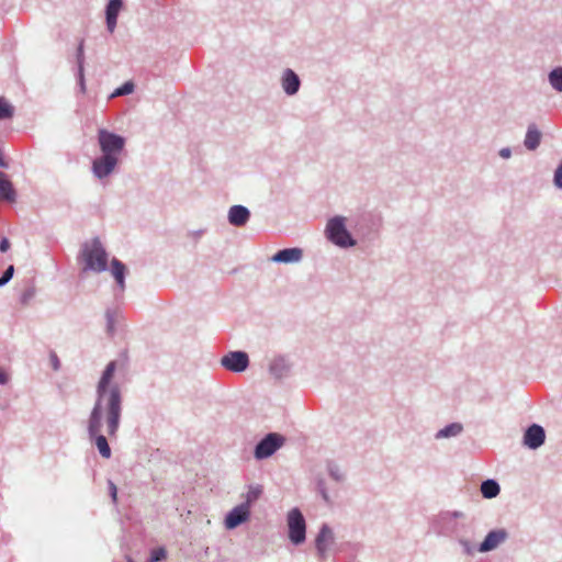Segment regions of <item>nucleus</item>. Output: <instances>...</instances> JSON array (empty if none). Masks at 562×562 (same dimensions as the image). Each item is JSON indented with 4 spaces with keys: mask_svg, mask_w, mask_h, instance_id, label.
Returning <instances> with one entry per match:
<instances>
[{
    "mask_svg": "<svg viewBox=\"0 0 562 562\" xmlns=\"http://www.w3.org/2000/svg\"><path fill=\"white\" fill-rule=\"evenodd\" d=\"M123 413V395L121 387L117 383L112 385V389L95 390V400L88 417V422L100 423L103 425V419L106 425L108 436L116 438L120 429Z\"/></svg>",
    "mask_w": 562,
    "mask_h": 562,
    "instance_id": "obj_1",
    "label": "nucleus"
},
{
    "mask_svg": "<svg viewBox=\"0 0 562 562\" xmlns=\"http://www.w3.org/2000/svg\"><path fill=\"white\" fill-rule=\"evenodd\" d=\"M78 261L83 262V272H104L109 269V252L101 243L99 237H94L90 243L81 246L78 255Z\"/></svg>",
    "mask_w": 562,
    "mask_h": 562,
    "instance_id": "obj_2",
    "label": "nucleus"
},
{
    "mask_svg": "<svg viewBox=\"0 0 562 562\" xmlns=\"http://www.w3.org/2000/svg\"><path fill=\"white\" fill-rule=\"evenodd\" d=\"M325 236L333 245L344 249L351 248L357 244L346 226V218L341 215L333 216L327 221Z\"/></svg>",
    "mask_w": 562,
    "mask_h": 562,
    "instance_id": "obj_3",
    "label": "nucleus"
},
{
    "mask_svg": "<svg viewBox=\"0 0 562 562\" xmlns=\"http://www.w3.org/2000/svg\"><path fill=\"white\" fill-rule=\"evenodd\" d=\"M285 442V437L279 432L266 434L254 448V458L257 461L272 457Z\"/></svg>",
    "mask_w": 562,
    "mask_h": 562,
    "instance_id": "obj_4",
    "label": "nucleus"
},
{
    "mask_svg": "<svg viewBox=\"0 0 562 562\" xmlns=\"http://www.w3.org/2000/svg\"><path fill=\"white\" fill-rule=\"evenodd\" d=\"M98 144L101 154L119 157L124 150L126 139L124 136L105 128L98 131Z\"/></svg>",
    "mask_w": 562,
    "mask_h": 562,
    "instance_id": "obj_5",
    "label": "nucleus"
},
{
    "mask_svg": "<svg viewBox=\"0 0 562 562\" xmlns=\"http://www.w3.org/2000/svg\"><path fill=\"white\" fill-rule=\"evenodd\" d=\"M288 538L294 546H300L306 540V521L302 512L294 507L288 513Z\"/></svg>",
    "mask_w": 562,
    "mask_h": 562,
    "instance_id": "obj_6",
    "label": "nucleus"
},
{
    "mask_svg": "<svg viewBox=\"0 0 562 562\" xmlns=\"http://www.w3.org/2000/svg\"><path fill=\"white\" fill-rule=\"evenodd\" d=\"M382 226V217L378 213L364 212L356 221L355 229L363 238L374 239Z\"/></svg>",
    "mask_w": 562,
    "mask_h": 562,
    "instance_id": "obj_7",
    "label": "nucleus"
},
{
    "mask_svg": "<svg viewBox=\"0 0 562 562\" xmlns=\"http://www.w3.org/2000/svg\"><path fill=\"white\" fill-rule=\"evenodd\" d=\"M221 366L233 373L246 371L250 364L249 356L244 350L228 351L221 358Z\"/></svg>",
    "mask_w": 562,
    "mask_h": 562,
    "instance_id": "obj_8",
    "label": "nucleus"
},
{
    "mask_svg": "<svg viewBox=\"0 0 562 562\" xmlns=\"http://www.w3.org/2000/svg\"><path fill=\"white\" fill-rule=\"evenodd\" d=\"M335 543V533L331 527L324 522L321 525L319 530L314 540L315 550L319 560L324 561L328 557V551Z\"/></svg>",
    "mask_w": 562,
    "mask_h": 562,
    "instance_id": "obj_9",
    "label": "nucleus"
},
{
    "mask_svg": "<svg viewBox=\"0 0 562 562\" xmlns=\"http://www.w3.org/2000/svg\"><path fill=\"white\" fill-rule=\"evenodd\" d=\"M119 162V157L101 154L92 160L91 172L99 180L105 179L114 172Z\"/></svg>",
    "mask_w": 562,
    "mask_h": 562,
    "instance_id": "obj_10",
    "label": "nucleus"
},
{
    "mask_svg": "<svg viewBox=\"0 0 562 562\" xmlns=\"http://www.w3.org/2000/svg\"><path fill=\"white\" fill-rule=\"evenodd\" d=\"M102 424H98L94 422H88L87 432L91 442H93L100 453V456L104 459H110L112 456L111 447L108 442V439L104 435L101 434Z\"/></svg>",
    "mask_w": 562,
    "mask_h": 562,
    "instance_id": "obj_11",
    "label": "nucleus"
},
{
    "mask_svg": "<svg viewBox=\"0 0 562 562\" xmlns=\"http://www.w3.org/2000/svg\"><path fill=\"white\" fill-rule=\"evenodd\" d=\"M546 441V430L539 424L528 426L522 436V445L531 450L540 448Z\"/></svg>",
    "mask_w": 562,
    "mask_h": 562,
    "instance_id": "obj_12",
    "label": "nucleus"
},
{
    "mask_svg": "<svg viewBox=\"0 0 562 562\" xmlns=\"http://www.w3.org/2000/svg\"><path fill=\"white\" fill-rule=\"evenodd\" d=\"M508 538V532L504 528L492 529L487 532L483 541L477 546L476 551L486 553L495 550L502 542Z\"/></svg>",
    "mask_w": 562,
    "mask_h": 562,
    "instance_id": "obj_13",
    "label": "nucleus"
},
{
    "mask_svg": "<svg viewBox=\"0 0 562 562\" xmlns=\"http://www.w3.org/2000/svg\"><path fill=\"white\" fill-rule=\"evenodd\" d=\"M250 517V509L247 508V504H239L231 509L224 519L225 528L233 530L246 522Z\"/></svg>",
    "mask_w": 562,
    "mask_h": 562,
    "instance_id": "obj_14",
    "label": "nucleus"
},
{
    "mask_svg": "<svg viewBox=\"0 0 562 562\" xmlns=\"http://www.w3.org/2000/svg\"><path fill=\"white\" fill-rule=\"evenodd\" d=\"M124 8V0H108L104 8L105 25L110 33H113L116 25L120 12Z\"/></svg>",
    "mask_w": 562,
    "mask_h": 562,
    "instance_id": "obj_15",
    "label": "nucleus"
},
{
    "mask_svg": "<svg viewBox=\"0 0 562 562\" xmlns=\"http://www.w3.org/2000/svg\"><path fill=\"white\" fill-rule=\"evenodd\" d=\"M268 370L276 380H282L290 375L292 364L285 356L280 355L271 360Z\"/></svg>",
    "mask_w": 562,
    "mask_h": 562,
    "instance_id": "obj_16",
    "label": "nucleus"
},
{
    "mask_svg": "<svg viewBox=\"0 0 562 562\" xmlns=\"http://www.w3.org/2000/svg\"><path fill=\"white\" fill-rule=\"evenodd\" d=\"M281 87L286 95H295L301 88L299 75L293 69L285 68L281 76Z\"/></svg>",
    "mask_w": 562,
    "mask_h": 562,
    "instance_id": "obj_17",
    "label": "nucleus"
},
{
    "mask_svg": "<svg viewBox=\"0 0 562 562\" xmlns=\"http://www.w3.org/2000/svg\"><path fill=\"white\" fill-rule=\"evenodd\" d=\"M303 258V250L300 247L282 248L278 250L271 260L276 263H296Z\"/></svg>",
    "mask_w": 562,
    "mask_h": 562,
    "instance_id": "obj_18",
    "label": "nucleus"
},
{
    "mask_svg": "<svg viewBox=\"0 0 562 562\" xmlns=\"http://www.w3.org/2000/svg\"><path fill=\"white\" fill-rule=\"evenodd\" d=\"M251 213L248 207L236 204L229 207L227 220L228 223L235 227L245 226L250 220Z\"/></svg>",
    "mask_w": 562,
    "mask_h": 562,
    "instance_id": "obj_19",
    "label": "nucleus"
},
{
    "mask_svg": "<svg viewBox=\"0 0 562 562\" xmlns=\"http://www.w3.org/2000/svg\"><path fill=\"white\" fill-rule=\"evenodd\" d=\"M85 60H86L85 40L81 38L79 41L77 49H76V65H77L76 78H77V83L82 93L86 92Z\"/></svg>",
    "mask_w": 562,
    "mask_h": 562,
    "instance_id": "obj_20",
    "label": "nucleus"
},
{
    "mask_svg": "<svg viewBox=\"0 0 562 562\" xmlns=\"http://www.w3.org/2000/svg\"><path fill=\"white\" fill-rule=\"evenodd\" d=\"M110 271L115 280L117 288L123 292L125 290V279L127 276V267L116 257L111 259Z\"/></svg>",
    "mask_w": 562,
    "mask_h": 562,
    "instance_id": "obj_21",
    "label": "nucleus"
},
{
    "mask_svg": "<svg viewBox=\"0 0 562 562\" xmlns=\"http://www.w3.org/2000/svg\"><path fill=\"white\" fill-rule=\"evenodd\" d=\"M115 371H116V361L112 360L105 366L104 370L102 371L95 390L112 389V385L114 384V383H112V380L114 378Z\"/></svg>",
    "mask_w": 562,
    "mask_h": 562,
    "instance_id": "obj_22",
    "label": "nucleus"
},
{
    "mask_svg": "<svg viewBox=\"0 0 562 562\" xmlns=\"http://www.w3.org/2000/svg\"><path fill=\"white\" fill-rule=\"evenodd\" d=\"M541 132L537 128L536 124H529L524 145L528 150H536L541 142Z\"/></svg>",
    "mask_w": 562,
    "mask_h": 562,
    "instance_id": "obj_23",
    "label": "nucleus"
},
{
    "mask_svg": "<svg viewBox=\"0 0 562 562\" xmlns=\"http://www.w3.org/2000/svg\"><path fill=\"white\" fill-rule=\"evenodd\" d=\"M16 195V190L9 177L5 176V178L0 179V201L13 203Z\"/></svg>",
    "mask_w": 562,
    "mask_h": 562,
    "instance_id": "obj_24",
    "label": "nucleus"
},
{
    "mask_svg": "<svg viewBox=\"0 0 562 562\" xmlns=\"http://www.w3.org/2000/svg\"><path fill=\"white\" fill-rule=\"evenodd\" d=\"M463 425L459 422H453L448 425H446L443 428L439 429L435 434V438L437 440L439 439H446V438H452L458 437L463 432Z\"/></svg>",
    "mask_w": 562,
    "mask_h": 562,
    "instance_id": "obj_25",
    "label": "nucleus"
},
{
    "mask_svg": "<svg viewBox=\"0 0 562 562\" xmlns=\"http://www.w3.org/2000/svg\"><path fill=\"white\" fill-rule=\"evenodd\" d=\"M481 494L484 498H495L501 493V485L494 479H486L481 483Z\"/></svg>",
    "mask_w": 562,
    "mask_h": 562,
    "instance_id": "obj_26",
    "label": "nucleus"
},
{
    "mask_svg": "<svg viewBox=\"0 0 562 562\" xmlns=\"http://www.w3.org/2000/svg\"><path fill=\"white\" fill-rule=\"evenodd\" d=\"M548 82L554 91L562 93V66L553 67L548 72Z\"/></svg>",
    "mask_w": 562,
    "mask_h": 562,
    "instance_id": "obj_27",
    "label": "nucleus"
},
{
    "mask_svg": "<svg viewBox=\"0 0 562 562\" xmlns=\"http://www.w3.org/2000/svg\"><path fill=\"white\" fill-rule=\"evenodd\" d=\"M263 493V487L259 484L250 485L248 492L245 495V501L241 504H247V508L250 509V506L259 499V497Z\"/></svg>",
    "mask_w": 562,
    "mask_h": 562,
    "instance_id": "obj_28",
    "label": "nucleus"
},
{
    "mask_svg": "<svg viewBox=\"0 0 562 562\" xmlns=\"http://www.w3.org/2000/svg\"><path fill=\"white\" fill-rule=\"evenodd\" d=\"M459 527L460 526L458 524H454V528L452 530V535L458 540V542L462 546L463 552L467 555H473L474 551H475V548L471 544V542L469 540H467V539H464L463 537L460 536Z\"/></svg>",
    "mask_w": 562,
    "mask_h": 562,
    "instance_id": "obj_29",
    "label": "nucleus"
},
{
    "mask_svg": "<svg viewBox=\"0 0 562 562\" xmlns=\"http://www.w3.org/2000/svg\"><path fill=\"white\" fill-rule=\"evenodd\" d=\"M14 106L5 98L0 97V121L13 117Z\"/></svg>",
    "mask_w": 562,
    "mask_h": 562,
    "instance_id": "obj_30",
    "label": "nucleus"
},
{
    "mask_svg": "<svg viewBox=\"0 0 562 562\" xmlns=\"http://www.w3.org/2000/svg\"><path fill=\"white\" fill-rule=\"evenodd\" d=\"M135 90V83L132 80L125 81L120 87H117L113 93L112 97H124L133 93Z\"/></svg>",
    "mask_w": 562,
    "mask_h": 562,
    "instance_id": "obj_31",
    "label": "nucleus"
},
{
    "mask_svg": "<svg viewBox=\"0 0 562 562\" xmlns=\"http://www.w3.org/2000/svg\"><path fill=\"white\" fill-rule=\"evenodd\" d=\"M327 472L329 476L336 482H341L344 480V475L340 472L339 467L334 461L327 462Z\"/></svg>",
    "mask_w": 562,
    "mask_h": 562,
    "instance_id": "obj_32",
    "label": "nucleus"
},
{
    "mask_svg": "<svg viewBox=\"0 0 562 562\" xmlns=\"http://www.w3.org/2000/svg\"><path fill=\"white\" fill-rule=\"evenodd\" d=\"M106 333L113 336L115 333V313L111 308L105 311Z\"/></svg>",
    "mask_w": 562,
    "mask_h": 562,
    "instance_id": "obj_33",
    "label": "nucleus"
},
{
    "mask_svg": "<svg viewBox=\"0 0 562 562\" xmlns=\"http://www.w3.org/2000/svg\"><path fill=\"white\" fill-rule=\"evenodd\" d=\"M167 558V550L165 547H157L150 551L149 561L150 562H161Z\"/></svg>",
    "mask_w": 562,
    "mask_h": 562,
    "instance_id": "obj_34",
    "label": "nucleus"
},
{
    "mask_svg": "<svg viewBox=\"0 0 562 562\" xmlns=\"http://www.w3.org/2000/svg\"><path fill=\"white\" fill-rule=\"evenodd\" d=\"M316 491L318 492V494L322 496V498L324 499V502L326 504L330 503V497L327 492V487H326V483H325L324 479L319 477L316 480Z\"/></svg>",
    "mask_w": 562,
    "mask_h": 562,
    "instance_id": "obj_35",
    "label": "nucleus"
},
{
    "mask_svg": "<svg viewBox=\"0 0 562 562\" xmlns=\"http://www.w3.org/2000/svg\"><path fill=\"white\" fill-rule=\"evenodd\" d=\"M361 546L359 543L353 542H345L341 543L339 547V551H347L350 555H357L360 551Z\"/></svg>",
    "mask_w": 562,
    "mask_h": 562,
    "instance_id": "obj_36",
    "label": "nucleus"
},
{
    "mask_svg": "<svg viewBox=\"0 0 562 562\" xmlns=\"http://www.w3.org/2000/svg\"><path fill=\"white\" fill-rule=\"evenodd\" d=\"M35 296V288L33 285L27 286L20 295V303L22 305L29 304V302Z\"/></svg>",
    "mask_w": 562,
    "mask_h": 562,
    "instance_id": "obj_37",
    "label": "nucleus"
},
{
    "mask_svg": "<svg viewBox=\"0 0 562 562\" xmlns=\"http://www.w3.org/2000/svg\"><path fill=\"white\" fill-rule=\"evenodd\" d=\"M553 183L558 189L562 190V161L558 165L557 169L554 170Z\"/></svg>",
    "mask_w": 562,
    "mask_h": 562,
    "instance_id": "obj_38",
    "label": "nucleus"
},
{
    "mask_svg": "<svg viewBox=\"0 0 562 562\" xmlns=\"http://www.w3.org/2000/svg\"><path fill=\"white\" fill-rule=\"evenodd\" d=\"M108 491L113 504L117 503V487L112 480H108Z\"/></svg>",
    "mask_w": 562,
    "mask_h": 562,
    "instance_id": "obj_39",
    "label": "nucleus"
},
{
    "mask_svg": "<svg viewBox=\"0 0 562 562\" xmlns=\"http://www.w3.org/2000/svg\"><path fill=\"white\" fill-rule=\"evenodd\" d=\"M14 271H15V270H14V266H13V265H10V266H8V267H7V269L2 272V274H1V277H0V278L5 282V284H8V283L12 280V278H13V276H14Z\"/></svg>",
    "mask_w": 562,
    "mask_h": 562,
    "instance_id": "obj_40",
    "label": "nucleus"
},
{
    "mask_svg": "<svg viewBox=\"0 0 562 562\" xmlns=\"http://www.w3.org/2000/svg\"><path fill=\"white\" fill-rule=\"evenodd\" d=\"M50 363H52L53 370L58 371L60 369V360H59L58 356L56 355V352H54V351L50 352Z\"/></svg>",
    "mask_w": 562,
    "mask_h": 562,
    "instance_id": "obj_41",
    "label": "nucleus"
},
{
    "mask_svg": "<svg viewBox=\"0 0 562 562\" xmlns=\"http://www.w3.org/2000/svg\"><path fill=\"white\" fill-rule=\"evenodd\" d=\"M11 243L9 238L2 237L0 239V252H7L10 249Z\"/></svg>",
    "mask_w": 562,
    "mask_h": 562,
    "instance_id": "obj_42",
    "label": "nucleus"
},
{
    "mask_svg": "<svg viewBox=\"0 0 562 562\" xmlns=\"http://www.w3.org/2000/svg\"><path fill=\"white\" fill-rule=\"evenodd\" d=\"M499 156L504 159H508L512 156V149L509 147H504L499 150Z\"/></svg>",
    "mask_w": 562,
    "mask_h": 562,
    "instance_id": "obj_43",
    "label": "nucleus"
},
{
    "mask_svg": "<svg viewBox=\"0 0 562 562\" xmlns=\"http://www.w3.org/2000/svg\"><path fill=\"white\" fill-rule=\"evenodd\" d=\"M9 382L8 374L0 369V385H5Z\"/></svg>",
    "mask_w": 562,
    "mask_h": 562,
    "instance_id": "obj_44",
    "label": "nucleus"
},
{
    "mask_svg": "<svg viewBox=\"0 0 562 562\" xmlns=\"http://www.w3.org/2000/svg\"><path fill=\"white\" fill-rule=\"evenodd\" d=\"M204 229H198V231H193V232H190V235L195 239V240H199L202 235L204 234Z\"/></svg>",
    "mask_w": 562,
    "mask_h": 562,
    "instance_id": "obj_45",
    "label": "nucleus"
},
{
    "mask_svg": "<svg viewBox=\"0 0 562 562\" xmlns=\"http://www.w3.org/2000/svg\"><path fill=\"white\" fill-rule=\"evenodd\" d=\"M447 515L451 516L452 518H460L463 516V513L459 512V510H453V512H448Z\"/></svg>",
    "mask_w": 562,
    "mask_h": 562,
    "instance_id": "obj_46",
    "label": "nucleus"
},
{
    "mask_svg": "<svg viewBox=\"0 0 562 562\" xmlns=\"http://www.w3.org/2000/svg\"><path fill=\"white\" fill-rule=\"evenodd\" d=\"M5 176H8V175H7V173H4V172H2V171H0V179L5 178Z\"/></svg>",
    "mask_w": 562,
    "mask_h": 562,
    "instance_id": "obj_47",
    "label": "nucleus"
},
{
    "mask_svg": "<svg viewBox=\"0 0 562 562\" xmlns=\"http://www.w3.org/2000/svg\"><path fill=\"white\" fill-rule=\"evenodd\" d=\"M4 285H5V282L0 278V288L4 286Z\"/></svg>",
    "mask_w": 562,
    "mask_h": 562,
    "instance_id": "obj_48",
    "label": "nucleus"
}]
</instances>
